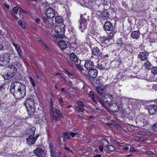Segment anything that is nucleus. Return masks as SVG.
Masks as SVG:
<instances>
[{
	"label": "nucleus",
	"mask_w": 157,
	"mask_h": 157,
	"mask_svg": "<svg viewBox=\"0 0 157 157\" xmlns=\"http://www.w3.org/2000/svg\"><path fill=\"white\" fill-rule=\"evenodd\" d=\"M10 92L16 98H22L26 94L25 86L20 82H14L10 86Z\"/></svg>",
	"instance_id": "f257e3e1"
},
{
	"label": "nucleus",
	"mask_w": 157,
	"mask_h": 157,
	"mask_svg": "<svg viewBox=\"0 0 157 157\" xmlns=\"http://www.w3.org/2000/svg\"><path fill=\"white\" fill-rule=\"evenodd\" d=\"M65 31L64 26L63 25H56L55 28L54 34L53 37L54 41L55 42H57L60 39H62L64 36Z\"/></svg>",
	"instance_id": "f03ea898"
},
{
	"label": "nucleus",
	"mask_w": 157,
	"mask_h": 157,
	"mask_svg": "<svg viewBox=\"0 0 157 157\" xmlns=\"http://www.w3.org/2000/svg\"><path fill=\"white\" fill-rule=\"evenodd\" d=\"M50 110L51 119L52 121H58L61 120L62 115L60 112L53 106V101L51 99L50 101Z\"/></svg>",
	"instance_id": "7ed1b4c3"
},
{
	"label": "nucleus",
	"mask_w": 157,
	"mask_h": 157,
	"mask_svg": "<svg viewBox=\"0 0 157 157\" xmlns=\"http://www.w3.org/2000/svg\"><path fill=\"white\" fill-rule=\"evenodd\" d=\"M24 104L29 114L31 115L35 113L36 108L35 105L34 101L33 98H27L24 101Z\"/></svg>",
	"instance_id": "20e7f679"
},
{
	"label": "nucleus",
	"mask_w": 157,
	"mask_h": 157,
	"mask_svg": "<svg viewBox=\"0 0 157 157\" xmlns=\"http://www.w3.org/2000/svg\"><path fill=\"white\" fill-rule=\"evenodd\" d=\"M10 54L4 53L0 56V65L1 66L7 65L10 62Z\"/></svg>",
	"instance_id": "39448f33"
},
{
	"label": "nucleus",
	"mask_w": 157,
	"mask_h": 157,
	"mask_svg": "<svg viewBox=\"0 0 157 157\" xmlns=\"http://www.w3.org/2000/svg\"><path fill=\"white\" fill-rule=\"evenodd\" d=\"M70 61L74 63L76 66L77 67L81 70L82 67L80 66L81 60H79L74 53H71L69 55Z\"/></svg>",
	"instance_id": "423d86ee"
},
{
	"label": "nucleus",
	"mask_w": 157,
	"mask_h": 157,
	"mask_svg": "<svg viewBox=\"0 0 157 157\" xmlns=\"http://www.w3.org/2000/svg\"><path fill=\"white\" fill-rule=\"evenodd\" d=\"M35 120L36 123L39 124L45 122L46 120L44 114L43 113L39 114L35 117Z\"/></svg>",
	"instance_id": "0eeeda50"
},
{
	"label": "nucleus",
	"mask_w": 157,
	"mask_h": 157,
	"mask_svg": "<svg viewBox=\"0 0 157 157\" xmlns=\"http://www.w3.org/2000/svg\"><path fill=\"white\" fill-rule=\"evenodd\" d=\"M87 21H88V20L87 19L82 18L80 22L79 28V29H81V32H83L86 29Z\"/></svg>",
	"instance_id": "6e6552de"
},
{
	"label": "nucleus",
	"mask_w": 157,
	"mask_h": 157,
	"mask_svg": "<svg viewBox=\"0 0 157 157\" xmlns=\"http://www.w3.org/2000/svg\"><path fill=\"white\" fill-rule=\"evenodd\" d=\"M45 15L48 18H52L55 15V11L52 8H48L45 11Z\"/></svg>",
	"instance_id": "1a4fd4ad"
},
{
	"label": "nucleus",
	"mask_w": 157,
	"mask_h": 157,
	"mask_svg": "<svg viewBox=\"0 0 157 157\" xmlns=\"http://www.w3.org/2000/svg\"><path fill=\"white\" fill-rule=\"evenodd\" d=\"M33 153L37 156L39 157H45V153L44 151L41 148H37L34 150Z\"/></svg>",
	"instance_id": "9d476101"
},
{
	"label": "nucleus",
	"mask_w": 157,
	"mask_h": 157,
	"mask_svg": "<svg viewBox=\"0 0 157 157\" xmlns=\"http://www.w3.org/2000/svg\"><path fill=\"white\" fill-rule=\"evenodd\" d=\"M98 73L97 70L96 69L93 68L89 70L88 72V74L89 76L92 78L96 77Z\"/></svg>",
	"instance_id": "9b49d317"
},
{
	"label": "nucleus",
	"mask_w": 157,
	"mask_h": 157,
	"mask_svg": "<svg viewBox=\"0 0 157 157\" xmlns=\"http://www.w3.org/2000/svg\"><path fill=\"white\" fill-rule=\"evenodd\" d=\"M99 41L101 44H105V45H110V44L109 42V38L105 36L100 37Z\"/></svg>",
	"instance_id": "f8f14e48"
},
{
	"label": "nucleus",
	"mask_w": 157,
	"mask_h": 157,
	"mask_svg": "<svg viewBox=\"0 0 157 157\" xmlns=\"http://www.w3.org/2000/svg\"><path fill=\"white\" fill-rule=\"evenodd\" d=\"M148 54L146 52H140L138 56V58L141 61H146L147 59Z\"/></svg>",
	"instance_id": "ddd939ff"
},
{
	"label": "nucleus",
	"mask_w": 157,
	"mask_h": 157,
	"mask_svg": "<svg viewBox=\"0 0 157 157\" xmlns=\"http://www.w3.org/2000/svg\"><path fill=\"white\" fill-rule=\"evenodd\" d=\"M84 66L87 70H90L92 69L94 67L93 62L90 60H88L85 61Z\"/></svg>",
	"instance_id": "4468645a"
},
{
	"label": "nucleus",
	"mask_w": 157,
	"mask_h": 157,
	"mask_svg": "<svg viewBox=\"0 0 157 157\" xmlns=\"http://www.w3.org/2000/svg\"><path fill=\"white\" fill-rule=\"evenodd\" d=\"M107 110H110L112 108V106L108 101L103 100V101H100V102Z\"/></svg>",
	"instance_id": "2eb2a0df"
},
{
	"label": "nucleus",
	"mask_w": 157,
	"mask_h": 157,
	"mask_svg": "<svg viewBox=\"0 0 157 157\" xmlns=\"http://www.w3.org/2000/svg\"><path fill=\"white\" fill-rule=\"evenodd\" d=\"M113 26L110 22L106 21L105 22L103 29L105 31H110L113 29Z\"/></svg>",
	"instance_id": "dca6fc26"
},
{
	"label": "nucleus",
	"mask_w": 157,
	"mask_h": 157,
	"mask_svg": "<svg viewBox=\"0 0 157 157\" xmlns=\"http://www.w3.org/2000/svg\"><path fill=\"white\" fill-rule=\"evenodd\" d=\"M12 44L15 47V49L17 52L19 56L21 59H22V56L21 53V51L20 46L18 44L13 42H12Z\"/></svg>",
	"instance_id": "f3484780"
},
{
	"label": "nucleus",
	"mask_w": 157,
	"mask_h": 157,
	"mask_svg": "<svg viewBox=\"0 0 157 157\" xmlns=\"http://www.w3.org/2000/svg\"><path fill=\"white\" fill-rule=\"evenodd\" d=\"M38 136L36 138L33 137V136H29L28 138L27 139V143L29 145H31L34 144L36 141L38 137Z\"/></svg>",
	"instance_id": "a211bd4d"
},
{
	"label": "nucleus",
	"mask_w": 157,
	"mask_h": 157,
	"mask_svg": "<svg viewBox=\"0 0 157 157\" xmlns=\"http://www.w3.org/2000/svg\"><path fill=\"white\" fill-rule=\"evenodd\" d=\"M101 143L102 144V145H100L99 146V149L100 152H102L103 151V146L107 147L108 146V142L107 140L104 139L101 140Z\"/></svg>",
	"instance_id": "6ab92c4d"
},
{
	"label": "nucleus",
	"mask_w": 157,
	"mask_h": 157,
	"mask_svg": "<svg viewBox=\"0 0 157 157\" xmlns=\"http://www.w3.org/2000/svg\"><path fill=\"white\" fill-rule=\"evenodd\" d=\"M62 39H60L57 42L58 45L62 50H64L67 48V45L66 42L63 41L61 40Z\"/></svg>",
	"instance_id": "aec40b11"
},
{
	"label": "nucleus",
	"mask_w": 157,
	"mask_h": 157,
	"mask_svg": "<svg viewBox=\"0 0 157 157\" xmlns=\"http://www.w3.org/2000/svg\"><path fill=\"white\" fill-rule=\"evenodd\" d=\"M91 51L93 55L96 56H99L101 54L100 50L97 47L94 48Z\"/></svg>",
	"instance_id": "412c9836"
},
{
	"label": "nucleus",
	"mask_w": 157,
	"mask_h": 157,
	"mask_svg": "<svg viewBox=\"0 0 157 157\" xmlns=\"http://www.w3.org/2000/svg\"><path fill=\"white\" fill-rule=\"evenodd\" d=\"M131 36L132 38L137 39L140 37V33L138 31H133L131 33Z\"/></svg>",
	"instance_id": "4be33fe9"
},
{
	"label": "nucleus",
	"mask_w": 157,
	"mask_h": 157,
	"mask_svg": "<svg viewBox=\"0 0 157 157\" xmlns=\"http://www.w3.org/2000/svg\"><path fill=\"white\" fill-rule=\"evenodd\" d=\"M149 112L151 114H154L157 110V105H151L149 108Z\"/></svg>",
	"instance_id": "5701e85b"
},
{
	"label": "nucleus",
	"mask_w": 157,
	"mask_h": 157,
	"mask_svg": "<svg viewBox=\"0 0 157 157\" xmlns=\"http://www.w3.org/2000/svg\"><path fill=\"white\" fill-rule=\"evenodd\" d=\"M7 69L10 72H11V73L13 75H14L17 71V68L15 66L11 65H9L7 67Z\"/></svg>",
	"instance_id": "b1692460"
},
{
	"label": "nucleus",
	"mask_w": 157,
	"mask_h": 157,
	"mask_svg": "<svg viewBox=\"0 0 157 157\" xmlns=\"http://www.w3.org/2000/svg\"><path fill=\"white\" fill-rule=\"evenodd\" d=\"M112 108L110 110H112L113 112H117L119 109L120 107L116 103H112Z\"/></svg>",
	"instance_id": "393cba45"
},
{
	"label": "nucleus",
	"mask_w": 157,
	"mask_h": 157,
	"mask_svg": "<svg viewBox=\"0 0 157 157\" xmlns=\"http://www.w3.org/2000/svg\"><path fill=\"white\" fill-rule=\"evenodd\" d=\"M4 73L3 77L5 80L9 79L13 75L11 72H10L8 70L7 71L4 72Z\"/></svg>",
	"instance_id": "a878e982"
},
{
	"label": "nucleus",
	"mask_w": 157,
	"mask_h": 157,
	"mask_svg": "<svg viewBox=\"0 0 157 157\" xmlns=\"http://www.w3.org/2000/svg\"><path fill=\"white\" fill-rule=\"evenodd\" d=\"M95 84L97 87H101L103 86L102 79L101 78H98L96 80Z\"/></svg>",
	"instance_id": "bb28decb"
},
{
	"label": "nucleus",
	"mask_w": 157,
	"mask_h": 157,
	"mask_svg": "<svg viewBox=\"0 0 157 157\" xmlns=\"http://www.w3.org/2000/svg\"><path fill=\"white\" fill-rule=\"evenodd\" d=\"M50 155L52 157H55L56 154H57L58 153L59 155L60 154V153L59 152H55L53 150V149L51 147H50Z\"/></svg>",
	"instance_id": "cd10ccee"
},
{
	"label": "nucleus",
	"mask_w": 157,
	"mask_h": 157,
	"mask_svg": "<svg viewBox=\"0 0 157 157\" xmlns=\"http://www.w3.org/2000/svg\"><path fill=\"white\" fill-rule=\"evenodd\" d=\"M36 130V128L35 127H32L31 128L29 129V134L30 136H33L34 135L35 132ZM29 132V131H28Z\"/></svg>",
	"instance_id": "c85d7f7f"
},
{
	"label": "nucleus",
	"mask_w": 157,
	"mask_h": 157,
	"mask_svg": "<svg viewBox=\"0 0 157 157\" xmlns=\"http://www.w3.org/2000/svg\"><path fill=\"white\" fill-rule=\"evenodd\" d=\"M144 66L146 69L149 70L151 68L152 65L149 61H147L144 64Z\"/></svg>",
	"instance_id": "c756f323"
},
{
	"label": "nucleus",
	"mask_w": 157,
	"mask_h": 157,
	"mask_svg": "<svg viewBox=\"0 0 157 157\" xmlns=\"http://www.w3.org/2000/svg\"><path fill=\"white\" fill-rule=\"evenodd\" d=\"M96 90L98 93L100 95H102L104 91V89L101 88L100 87H96Z\"/></svg>",
	"instance_id": "7c9ffc66"
},
{
	"label": "nucleus",
	"mask_w": 157,
	"mask_h": 157,
	"mask_svg": "<svg viewBox=\"0 0 157 157\" xmlns=\"http://www.w3.org/2000/svg\"><path fill=\"white\" fill-rule=\"evenodd\" d=\"M116 43L119 46L121 47L124 45V44L123 41L122 39L121 38H119L116 41Z\"/></svg>",
	"instance_id": "2f4dec72"
},
{
	"label": "nucleus",
	"mask_w": 157,
	"mask_h": 157,
	"mask_svg": "<svg viewBox=\"0 0 157 157\" xmlns=\"http://www.w3.org/2000/svg\"><path fill=\"white\" fill-rule=\"evenodd\" d=\"M62 17L60 16L56 17L55 18V21L56 23H61L62 21Z\"/></svg>",
	"instance_id": "473e14b6"
},
{
	"label": "nucleus",
	"mask_w": 157,
	"mask_h": 157,
	"mask_svg": "<svg viewBox=\"0 0 157 157\" xmlns=\"http://www.w3.org/2000/svg\"><path fill=\"white\" fill-rule=\"evenodd\" d=\"M89 96L92 100L95 101V98L96 97V95L92 91H90V92L89 93Z\"/></svg>",
	"instance_id": "72a5a7b5"
},
{
	"label": "nucleus",
	"mask_w": 157,
	"mask_h": 157,
	"mask_svg": "<svg viewBox=\"0 0 157 157\" xmlns=\"http://www.w3.org/2000/svg\"><path fill=\"white\" fill-rule=\"evenodd\" d=\"M78 130H76L74 131V132H70V134L72 137H74L78 134Z\"/></svg>",
	"instance_id": "f704fd0d"
},
{
	"label": "nucleus",
	"mask_w": 157,
	"mask_h": 157,
	"mask_svg": "<svg viewBox=\"0 0 157 157\" xmlns=\"http://www.w3.org/2000/svg\"><path fill=\"white\" fill-rule=\"evenodd\" d=\"M18 24L20 26L22 27L23 29H26V25L24 22L22 21L21 20H19L18 21Z\"/></svg>",
	"instance_id": "c9c22d12"
},
{
	"label": "nucleus",
	"mask_w": 157,
	"mask_h": 157,
	"mask_svg": "<svg viewBox=\"0 0 157 157\" xmlns=\"http://www.w3.org/2000/svg\"><path fill=\"white\" fill-rule=\"evenodd\" d=\"M29 79L33 88H34L36 86V84L34 79L31 77L29 76Z\"/></svg>",
	"instance_id": "e433bc0d"
},
{
	"label": "nucleus",
	"mask_w": 157,
	"mask_h": 157,
	"mask_svg": "<svg viewBox=\"0 0 157 157\" xmlns=\"http://www.w3.org/2000/svg\"><path fill=\"white\" fill-rule=\"evenodd\" d=\"M75 109L78 112H82L84 111L85 110V109L83 108V107L80 108L78 106L76 107L75 108Z\"/></svg>",
	"instance_id": "4c0bfd02"
},
{
	"label": "nucleus",
	"mask_w": 157,
	"mask_h": 157,
	"mask_svg": "<svg viewBox=\"0 0 157 157\" xmlns=\"http://www.w3.org/2000/svg\"><path fill=\"white\" fill-rule=\"evenodd\" d=\"M151 73L154 75L157 74V67H154L151 68Z\"/></svg>",
	"instance_id": "58836bf2"
},
{
	"label": "nucleus",
	"mask_w": 157,
	"mask_h": 157,
	"mask_svg": "<svg viewBox=\"0 0 157 157\" xmlns=\"http://www.w3.org/2000/svg\"><path fill=\"white\" fill-rule=\"evenodd\" d=\"M108 150L111 151H113L115 150L116 149L114 147H113V145H109L108 146Z\"/></svg>",
	"instance_id": "ea45409f"
},
{
	"label": "nucleus",
	"mask_w": 157,
	"mask_h": 157,
	"mask_svg": "<svg viewBox=\"0 0 157 157\" xmlns=\"http://www.w3.org/2000/svg\"><path fill=\"white\" fill-rule=\"evenodd\" d=\"M20 8V7L18 6H16L14 7L13 9V11L15 14H17L18 9Z\"/></svg>",
	"instance_id": "a19ab883"
},
{
	"label": "nucleus",
	"mask_w": 157,
	"mask_h": 157,
	"mask_svg": "<svg viewBox=\"0 0 157 157\" xmlns=\"http://www.w3.org/2000/svg\"><path fill=\"white\" fill-rule=\"evenodd\" d=\"M63 135L64 136V137L67 139H70V133H68L67 132H63Z\"/></svg>",
	"instance_id": "79ce46f5"
},
{
	"label": "nucleus",
	"mask_w": 157,
	"mask_h": 157,
	"mask_svg": "<svg viewBox=\"0 0 157 157\" xmlns=\"http://www.w3.org/2000/svg\"><path fill=\"white\" fill-rule=\"evenodd\" d=\"M152 129L155 132H157V122L155 123L153 126Z\"/></svg>",
	"instance_id": "37998d69"
},
{
	"label": "nucleus",
	"mask_w": 157,
	"mask_h": 157,
	"mask_svg": "<svg viewBox=\"0 0 157 157\" xmlns=\"http://www.w3.org/2000/svg\"><path fill=\"white\" fill-rule=\"evenodd\" d=\"M114 34L113 32L110 33L108 36L107 37L108 38H109V40H110L112 38Z\"/></svg>",
	"instance_id": "c03bdc74"
},
{
	"label": "nucleus",
	"mask_w": 157,
	"mask_h": 157,
	"mask_svg": "<svg viewBox=\"0 0 157 157\" xmlns=\"http://www.w3.org/2000/svg\"><path fill=\"white\" fill-rule=\"evenodd\" d=\"M141 122L142 123V126H144L147 124V121L144 119H143L141 121Z\"/></svg>",
	"instance_id": "a18cd8bd"
},
{
	"label": "nucleus",
	"mask_w": 157,
	"mask_h": 157,
	"mask_svg": "<svg viewBox=\"0 0 157 157\" xmlns=\"http://www.w3.org/2000/svg\"><path fill=\"white\" fill-rule=\"evenodd\" d=\"M77 104L81 106V107H83L84 106V105L83 102L80 101H78Z\"/></svg>",
	"instance_id": "49530a36"
},
{
	"label": "nucleus",
	"mask_w": 157,
	"mask_h": 157,
	"mask_svg": "<svg viewBox=\"0 0 157 157\" xmlns=\"http://www.w3.org/2000/svg\"><path fill=\"white\" fill-rule=\"evenodd\" d=\"M64 148L65 150L67 151L68 152H69L72 154H73V152L71 150L70 148L67 147H64Z\"/></svg>",
	"instance_id": "de8ad7c7"
},
{
	"label": "nucleus",
	"mask_w": 157,
	"mask_h": 157,
	"mask_svg": "<svg viewBox=\"0 0 157 157\" xmlns=\"http://www.w3.org/2000/svg\"><path fill=\"white\" fill-rule=\"evenodd\" d=\"M97 67L100 70H102L104 68L103 66L100 64H98L97 66Z\"/></svg>",
	"instance_id": "09e8293b"
},
{
	"label": "nucleus",
	"mask_w": 157,
	"mask_h": 157,
	"mask_svg": "<svg viewBox=\"0 0 157 157\" xmlns=\"http://www.w3.org/2000/svg\"><path fill=\"white\" fill-rule=\"evenodd\" d=\"M64 72L66 74H67L69 77H70V76L72 75V74L71 73L67 71L66 70H65Z\"/></svg>",
	"instance_id": "8fccbe9b"
},
{
	"label": "nucleus",
	"mask_w": 157,
	"mask_h": 157,
	"mask_svg": "<svg viewBox=\"0 0 157 157\" xmlns=\"http://www.w3.org/2000/svg\"><path fill=\"white\" fill-rule=\"evenodd\" d=\"M3 6L7 9H9L10 8V6L7 4L5 3L3 4Z\"/></svg>",
	"instance_id": "3c124183"
},
{
	"label": "nucleus",
	"mask_w": 157,
	"mask_h": 157,
	"mask_svg": "<svg viewBox=\"0 0 157 157\" xmlns=\"http://www.w3.org/2000/svg\"><path fill=\"white\" fill-rule=\"evenodd\" d=\"M21 12H22L26 14H29V12L28 11H25L23 9H21Z\"/></svg>",
	"instance_id": "603ef678"
},
{
	"label": "nucleus",
	"mask_w": 157,
	"mask_h": 157,
	"mask_svg": "<svg viewBox=\"0 0 157 157\" xmlns=\"http://www.w3.org/2000/svg\"><path fill=\"white\" fill-rule=\"evenodd\" d=\"M34 19L36 22L37 23H39L40 21V19L37 18H34Z\"/></svg>",
	"instance_id": "864d4df0"
},
{
	"label": "nucleus",
	"mask_w": 157,
	"mask_h": 157,
	"mask_svg": "<svg viewBox=\"0 0 157 157\" xmlns=\"http://www.w3.org/2000/svg\"><path fill=\"white\" fill-rule=\"evenodd\" d=\"M58 102L60 104H62L63 103V101L62 98H60L58 99Z\"/></svg>",
	"instance_id": "5fc2aeb1"
},
{
	"label": "nucleus",
	"mask_w": 157,
	"mask_h": 157,
	"mask_svg": "<svg viewBox=\"0 0 157 157\" xmlns=\"http://www.w3.org/2000/svg\"><path fill=\"white\" fill-rule=\"evenodd\" d=\"M41 43L42 44L44 47H45V48L47 49V50L48 51V52H49L48 51V48L46 45L45 44L43 43L42 41H41Z\"/></svg>",
	"instance_id": "6e6d98bb"
},
{
	"label": "nucleus",
	"mask_w": 157,
	"mask_h": 157,
	"mask_svg": "<svg viewBox=\"0 0 157 157\" xmlns=\"http://www.w3.org/2000/svg\"><path fill=\"white\" fill-rule=\"evenodd\" d=\"M90 0H83L82 3L84 4H86L88 3Z\"/></svg>",
	"instance_id": "4d7b16f0"
},
{
	"label": "nucleus",
	"mask_w": 157,
	"mask_h": 157,
	"mask_svg": "<svg viewBox=\"0 0 157 157\" xmlns=\"http://www.w3.org/2000/svg\"><path fill=\"white\" fill-rule=\"evenodd\" d=\"M122 149L124 150L127 151L128 150L129 148L127 146H124L122 147Z\"/></svg>",
	"instance_id": "13d9d810"
},
{
	"label": "nucleus",
	"mask_w": 157,
	"mask_h": 157,
	"mask_svg": "<svg viewBox=\"0 0 157 157\" xmlns=\"http://www.w3.org/2000/svg\"><path fill=\"white\" fill-rule=\"evenodd\" d=\"M135 150L134 149V148L133 147H131L130 149V151L131 152L135 151Z\"/></svg>",
	"instance_id": "bf43d9fd"
},
{
	"label": "nucleus",
	"mask_w": 157,
	"mask_h": 157,
	"mask_svg": "<svg viewBox=\"0 0 157 157\" xmlns=\"http://www.w3.org/2000/svg\"><path fill=\"white\" fill-rule=\"evenodd\" d=\"M139 140L140 141L143 142L144 141L146 140L143 137H140Z\"/></svg>",
	"instance_id": "052dcab7"
},
{
	"label": "nucleus",
	"mask_w": 157,
	"mask_h": 157,
	"mask_svg": "<svg viewBox=\"0 0 157 157\" xmlns=\"http://www.w3.org/2000/svg\"><path fill=\"white\" fill-rule=\"evenodd\" d=\"M153 88L155 90H157V85L154 84L153 86Z\"/></svg>",
	"instance_id": "680f3d73"
},
{
	"label": "nucleus",
	"mask_w": 157,
	"mask_h": 157,
	"mask_svg": "<svg viewBox=\"0 0 157 157\" xmlns=\"http://www.w3.org/2000/svg\"><path fill=\"white\" fill-rule=\"evenodd\" d=\"M3 49V46L2 44L0 43V51L2 50Z\"/></svg>",
	"instance_id": "e2e57ef3"
},
{
	"label": "nucleus",
	"mask_w": 157,
	"mask_h": 157,
	"mask_svg": "<svg viewBox=\"0 0 157 157\" xmlns=\"http://www.w3.org/2000/svg\"><path fill=\"white\" fill-rule=\"evenodd\" d=\"M125 143H120L119 145L121 146H123L125 145Z\"/></svg>",
	"instance_id": "0e129e2a"
},
{
	"label": "nucleus",
	"mask_w": 157,
	"mask_h": 157,
	"mask_svg": "<svg viewBox=\"0 0 157 157\" xmlns=\"http://www.w3.org/2000/svg\"><path fill=\"white\" fill-rule=\"evenodd\" d=\"M83 117V114H80L78 115V117L79 118H81Z\"/></svg>",
	"instance_id": "69168bd1"
},
{
	"label": "nucleus",
	"mask_w": 157,
	"mask_h": 157,
	"mask_svg": "<svg viewBox=\"0 0 157 157\" xmlns=\"http://www.w3.org/2000/svg\"><path fill=\"white\" fill-rule=\"evenodd\" d=\"M114 142H115L116 143V144H117V145H119V144H120V143L119 142H118V141H117V140H115V141H114Z\"/></svg>",
	"instance_id": "338daca9"
},
{
	"label": "nucleus",
	"mask_w": 157,
	"mask_h": 157,
	"mask_svg": "<svg viewBox=\"0 0 157 157\" xmlns=\"http://www.w3.org/2000/svg\"><path fill=\"white\" fill-rule=\"evenodd\" d=\"M101 156L100 154L97 155H96L94 156L93 157H100Z\"/></svg>",
	"instance_id": "774afa93"
}]
</instances>
